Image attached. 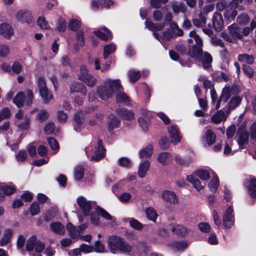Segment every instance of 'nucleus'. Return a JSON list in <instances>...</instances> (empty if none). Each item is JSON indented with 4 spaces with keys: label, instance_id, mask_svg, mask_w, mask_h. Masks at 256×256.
I'll return each instance as SVG.
<instances>
[{
    "label": "nucleus",
    "instance_id": "nucleus-1",
    "mask_svg": "<svg viewBox=\"0 0 256 256\" xmlns=\"http://www.w3.org/2000/svg\"><path fill=\"white\" fill-rule=\"evenodd\" d=\"M192 38L188 39L190 44L192 43V39L195 41L196 44L189 48L188 54L196 60L200 62L205 68H208L211 66L212 61V56L207 52H203L202 46V41L200 38L196 34L195 31H191L189 34Z\"/></svg>",
    "mask_w": 256,
    "mask_h": 256
},
{
    "label": "nucleus",
    "instance_id": "nucleus-2",
    "mask_svg": "<svg viewBox=\"0 0 256 256\" xmlns=\"http://www.w3.org/2000/svg\"><path fill=\"white\" fill-rule=\"evenodd\" d=\"M122 88V86L120 80L108 78L102 84L97 87V93L102 100H106Z\"/></svg>",
    "mask_w": 256,
    "mask_h": 256
},
{
    "label": "nucleus",
    "instance_id": "nucleus-3",
    "mask_svg": "<svg viewBox=\"0 0 256 256\" xmlns=\"http://www.w3.org/2000/svg\"><path fill=\"white\" fill-rule=\"evenodd\" d=\"M108 246L112 254L118 252L132 255V246L124 238L118 236H112L108 240Z\"/></svg>",
    "mask_w": 256,
    "mask_h": 256
},
{
    "label": "nucleus",
    "instance_id": "nucleus-4",
    "mask_svg": "<svg viewBox=\"0 0 256 256\" xmlns=\"http://www.w3.org/2000/svg\"><path fill=\"white\" fill-rule=\"evenodd\" d=\"M87 157L90 160L98 162L105 156V150L100 140L96 144H91L85 148Z\"/></svg>",
    "mask_w": 256,
    "mask_h": 256
},
{
    "label": "nucleus",
    "instance_id": "nucleus-5",
    "mask_svg": "<svg viewBox=\"0 0 256 256\" xmlns=\"http://www.w3.org/2000/svg\"><path fill=\"white\" fill-rule=\"evenodd\" d=\"M232 90L230 87H225L222 90V94L218 100H217L218 96L216 90L214 88L210 90V96L212 102L214 104L216 103L215 108L218 110L220 108L221 105L226 104L230 97Z\"/></svg>",
    "mask_w": 256,
    "mask_h": 256
},
{
    "label": "nucleus",
    "instance_id": "nucleus-6",
    "mask_svg": "<svg viewBox=\"0 0 256 256\" xmlns=\"http://www.w3.org/2000/svg\"><path fill=\"white\" fill-rule=\"evenodd\" d=\"M16 20L20 23L26 24L30 26L34 24L32 12L28 10L23 9L18 11L15 15Z\"/></svg>",
    "mask_w": 256,
    "mask_h": 256
},
{
    "label": "nucleus",
    "instance_id": "nucleus-7",
    "mask_svg": "<svg viewBox=\"0 0 256 256\" xmlns=\"http://www.w3.org/2000/svg\"><path fill=\"white\" fill-rule=\"evenodd\" d=\"M228 30L230 36L227 34L222 33V37L228 42H233L236 39H240L242 38L241 28L236 24H232L228 27Z\"/></svg>",
    "mask_w": 256,
    "mask_h": 256
},
{
    "label": "nucleus",
    "instance_id": "nucleus-8",
    "mask_svg": "<svg viewBox=\"0 0 256 256\" xmlns=\"http://www.w3.org/2000/svg\"><path fill=\"white\" fill-rule=\"evenodd\" d=\"M38 87L40 95L42 100L46 103L50 102L53 98V96L52 92L48 90L46 80L42 76L38 78Z\"/></svg>",
    "mask_w": 256,
    "mask_h": 256
},
{
    "label": "nucleus",
    "instance_id": "nucleus-9",
    "mask_svg": "<svg viewBox=\"0 0 256 256\" xmlns=\"http://www.w3.org/2000/svg\"><path fill=\"white\" fill-rule=\"evenodd\" d=\"M77 203L84 214L88 216L91 210L97 207L94 202L88 200L84 197L80 196L77 198Z\"/></svg>",
    "mask_w": 256,
    "mask_h": 256
},
{
    "label": "nucleus",
    "instance_id": "nucleus-10",
    "mask_svg": "<svg viewBox=\"0 0 256 256\" xmlns=\"http://www.w3.org/2000/svg\"><path fill=\"white\" fill-rule=\"evenodd\" d=\"M223 225L224 228H231L234 222V217L233 208L230 206L224 212L222 216Z\"/></svg>",
    "mask_w": 256,
    "mask_h": 256
},
{
    "label": "nucleus",
    "instance_id": "nucleus-11",
    "mask_svg": "<svg viewBox=\"0 0 256 256\" xmlns=\"http://www.w3.org/2000/svg\"><path fill=\"white\" fill-rule=\"evenodd\" d=\"M29 122L28 118L24 116L22 110H20L16 114L15 123L20 129H27L28 127Z\"/></svg>",
    "mask_w": 256,
    "mask_h": 256
},
{
    "label": "nucleus",
    "instance_id": "nucleus-12",
    "mask_svg": "<svg viewBox=\"0 0 256 256\" xmlns=\"http://www.w3.org/2000/svg\"><path fill=\"white\" fill-rule=\"evenodd\" d=\"M238 4V1L235 2L234 0L230 2L229 6L226 8L224 12V16L226 19L228 20H234V19L238 14V12L236 10Z\"/></svg>",
    "mask_w": 256,
    "mask_h": 256
},
{
    "label": "nucleus",
    "instance_id": "nucleus-13",
    "mask_svg": "<svg viewBox=\"0 0 256 256\" xmlns=\"http://www.w3.org/2000/svg\"><path fill=\"white\" fill-rule=\"evenodd\" d=\"M16 190V187L12 184H2L0 186V200L4 199V196H9L14 194Z\"/></svg>",
    "mask_w": 256,
    "mask_h": 256
},
{
    "label": "nucleus",
    "instance_id": "nucleus-14",
    "mask_svg": "<svg viewBox=\"0 0 256 256\" xmlns=\"http://www.w3.org/2000/svg\"><path fill=\"white\" fill-rule=\"evenodd\" d=\"M238 139L237 140L240 149L244 148L245 146L248 142V132L244 129L239 130L238 132Z\"/></svg>",
    "mask_w": 256,
    "mask_h": 256
},
{
    "label": "nucleus",
    "instance_id": "nucleus-15",
    "mask_svg": "<svg viewBox=\"0 0 256 256\" xmlns=\"http://www.w3.org/2000/svg\"><path fill=\"white\" fill-rule=\"evenodd\" d=\"M172 155L168 152H160L157 156L158 162L162 166L168 165L172 160Z\"/></svg>",
    "mask_w": 256,
    "mask_h": 256
},
{
    "label": "nucleus",
    "instance_id": "nucleus-16",
    "mask_svg": "<svg viewBox=\"0 0 256 256\" xmlns=\"http://www.w3.org/2000/svg\"><path fill=\"white\" fill-rule=\"evenodd\" d=\"M223 109L224 110H220L212 116L211 120L214 123L219 124L226 120L230 112H228L224 108Z\"/></svg>",
    "mask_w": 256,
    "mask_h": 256
},
{
    "label": "nucleus",
    "instance_id": "nucleus-17",
    "mask_svg": "<svg viewBox=\"0 0 256 256\" xmlns=\"http://www.w3.org/2000/svg\"><path fill=\"white\" fill-rule=\"evenodd\" d=\"M168 132L172 143L176 144L180 142L182 137L176 126H172L168 128Z\"/></svg>",
    "mask_w": 256,
    "mask_h": 256
},
{
    "label": "nucleus",
    "instance_id": "nucleus-18",
    "mask_svg": "<svg viewBox=\"0 0 256 256\" xmlns=\"http://www.w3.org/2000/svg\"><path fill=\"white\" fill-rule=\"evenodd\" d=\"M85 44V38L82 30L77 32L76 36V42L74 44V48L76 51L78 50Z\"/></svg>",
    "mask_w": 256,
    "mask_h": 256
},
{
    "label": "nucleus",
    "instance_id": "nucleus-19",
    "mask_svg": "<svg viewBox=\"0 0 256 256\" xmlns=\"http://www.w3.org/2000/svg\"><path fill=\"white\" fill-rule=\"evenodd\" d=\"M216 136L214 133L211 130H208L204 136L202 138V141L205 146H210L214 144L216 141Z\"/></svg>",
    "mask_w": 256,
    "mask_h": 256
},
{
    "label": "nucleus",
    "instance_id": "nucleus-20",
    "mask_svg": "<svg viewBox=\"0 0 256 256\" xmlns=\"http://www.w3.org/2000/svg\"><path fill=\"white\" fill-rule=\"evenodd\" d=\"M188 242L185 240L176 241L168 244V246L176 252L184 251L188 246Z\"/></svg>",
    "mask_w": 256,
    "mask_h": 256
},
{
    "label": "nucleus",
    "instance_id": "nucleus-21",
    "mask_svg": "<svg viewBox=\"0 0 256 256\" xmlns=\"http://www.w3.org/2000/svg\"><path fill=\"white\" fill-rule=\"evenodd\" d=\"M14 31L11 26L7 23L0 24V34L4 37L9 38L13 35Z\"/></svg>",
    "mask_w": 256,
    "mask_h": 256
},
{
    "label": "nucleus",
    "instance_id": "nucleus-22",
    "mask_svg": "<svg viewBox=\"0 0 256 256\" xmlns=\"http://www.w3.org/2000/svg\"><path fill=\"white\" fill-rule=\"evenodd\" d=\"M150 167V162L148 160H142L140 162L138 174V176L141 178H144L148 170Z\"/></svg>",
    "mask_w": 256,
    "mask_h": 256
},
{
    "label": "nucleus",
    "instance_id": "nucleus-23",
    "mask_svg": "<svg viewBox=\"0 0 256 256\" xmlns=\"http://www.w3.org/2000/svg\"><path fill=\"white\" fill-rule=\"evenodd\" d=\"M212 22L216 30L220 31L224 28V20L221 14L215 12L214 14Z\"/></svg>",
    "mask_w": 256,
    "mask_h": 256
},
{
    "label": "nucleus",
    "instance_id": "nucleus-24",
    "mask_svg": "<svg viewBox=\"0 0 256 256\" xmlns=\"http://www.w3.org/2000/svg\"><path fill=\"white\" fill-rule=\"evenodd\" d=\"M145 23L146 27L149 30L154 32V35L155 38L160 40L158 34L156 32L162 30L164 26V24H153L148 20H146Z\"/></svg>",
    "mask_w": 256,
    "mask_h": 256
},
{
    "label": "nucleus",
    "instance_id": "nucleus-25",
    "mask_svg": "<svg viewBox=\"0 0 256 256\" xmlns=\"http://www.w3.org/2000/svg\"><path fill=\"white\" fill-rule=\"evenodd\" d=\"M94 32L96 36L104 40L112 38L111 32L104 26L102 27L100 30L94 31Z\"/></svg>",
    "mask_w": 256,
    "mask_h": 256
},
{
    "label": "nucleus",
    "instance_id": "nucleus-26",
    "mask_svg": "<svg viewBox=\"0 0 256 256\" xmlns=\"http://www.w3.org/2000/svg\"><path fill=\"white\" fill-rule=\"evenodd\" d=\"M95 210L98 214L106 220L108 224H112L115 222L116 218L102 208L97 206Z\"/></svg>",
    "mask_w": 256,
    "mask_h": 256
},
{
    "label": "nucleus",
    "instance_id": "nucleus-27",
    "mask_svg": "<svg viewBox=\"0 0 256 256\" xmlns=\"http://www.w3.org/2000/svg\"><path fill=\"white\" fill-rule=\"evenodd\" d=\"M84 116L82 112H78L74 117V128L76 132H80L83 128Z\"/></svg>",
    "mask_w": 256,
    "mask_h": 256
},
{
    "label": "nucleus",
    "instance_id": "nucleus-28",
    "mask_svg": "<svg viewBox=\"0 0 256 256\" xmlns=\"http://www.w3.org/2000/svg\"><path fill=\"white\" fill-rule=\"evenodd\" d=\"M242 98L240 96H234L230 99L224 108L228 112H230L232 110H233L240 104Z\"/></svg>",
    "mask_w": 256,
    "mask_h": 256
},
{
    "label": "nucleus",
    "instance_id": "nucleus-29",
    "mask_svg": "<svg viewBox=\"0 0 256 256\" xmlns=\"http://www.w3.org/2000/svg\"><path fill=\"white\" fill-rule=\"evenodd\" d=\"M153 152L154 146L148 144L140 150L138 156L140 158H148L152 156Z\"/></svg>",
    "mask_w": 256,
    "mask_h": 256
},
{
    "label": "nucleus",
    "instance_id": "nucleus-30",
    "mask_svg": "<svg viewBox=\"0 0 256 256\" xmlns=\"http://www.w3.org/2000/svg\"><path fill=\"white\" fill-rule=\"evenodd\" d=\"M50 229L54 233L64 235L65 233V227L60 222H52L50 224Z\"/></svg>",
    "mask_w": 256,
    "mask_h": 256
},
{
    "label": "nucleus",
    "instance_id": "nucleus-31",
    "mask_svg": "<svg viewBox=\"0 0 256 256\" xmlns=\"http://www.w3.org/2000/svg\"><path fill=\"white\" fill-rule=\"evenodd\" d=\"M162 198L165 201L170 204H176L178 199L176 194L172 192L166 190L162 194Z\"/></svg>",
    "mask_w": 256,
    "mask_h": 256
},
{
    "label": "nucleus",
    "instance_id": "nucleus-32",
    "mask_svg": "<svg viewBox=\"0 0 256 256\" xmlns=\"http://www.w3.org/2000/svg\"><path fill=\"white\" fill-rule=\"evenodd\" d=\"M246 186L247 188L248 194L252 197L256 196V179L252 178L248 180L245 182Z\"/></svg>",
    "mask_w": 256,
    "mask_h": 256
},
{
    "label": "nucleus",
    "instance_id": "nucleus-33",
    "mask_svg": "<svg viewBox=\"0 0 256 256\" xmlns=\"http://www.w3.org/2000/svg\"><path fill=\"white\" fill-rule=\"evenodd\" d=\"M71 92H80L86 96V86L81 82H74L70 85Z\"/></svg>",
    "mask_w": 256,
    "mask_h": 256
},
{
    "label": "nucleus",
    "instance_id": "nucleus-34",
    "mask_svg": "<svg viewBox=\"0 0 256 256\" xmlns=\"http://www.w3.org/2000/svg\"><path fill=\"white\" fill-rule=\"evenodd\" d=\"M188 182H190L194 188L198 192L204 189V186H202L200 182L193 175H189L186 176Z\"/></svg>",
    "mask_w": 256,
    "mask_h": 256
},
{
    "label": "nucleus",
    "instance_id": "nucleus-35",
    "mask_svg": "<svg viewBox=\"0 0 256 256\" xmlns=\"http://www.w3.org/2000/svg\"><path fill=\"white\" fill-rule=\"evenodd\" d=\"M14 234V231L10 228L4 230V234L0 241V246H4L8 244Z\"/></svg>",
    "mask_w": 256,
    "mask_h": 256
},
{
    "label": "nucleus",
    "instance_id": "nucleus-36",
    "mask_svg": "<svg viewBox=\"0 0 256 256\" xmlns=\"http://www.w3.org/2000/svg\"><path fill=\"white\" fill-rule=\"evenodd\" d=\"M36 238L34 236H30L27 240L26 243V249L30 255L34 256V248L35 242H36Z\"/></svg>",
    "mask_w": 256,
    "mask_h": 256
},
{
    "label": "nucleus",
    "instance_id": "nucleus-37",
    "mask_svg": "<svg viewBox=\"0 0 256 256\" xmlns=\"http://www.w3.org/2000/svg\"><path fill=\"white\" fill-rule=\"evenodd\" d=\"M116 112L118 115L126 120H132L134 117V114L132 110L119 109Z\"/></svg>",
    "mask_w": 256,
    "mask_h": 256
},
{
    "label": "nucleus",
    "instance_id": "nucleus-38",
    "mask_svg": "<svg viewBox=\"0 0 256 256\" xmlns=\"http://www.w3.org/2000/svg\"><path fill=\"white\" fill-rule=\"evenodd\" d=\"M172 231L174 232L176 234L183 236H184L188 232L186 228L181 225H174L172 228Z\"/></svg>",
    "mask_w": 256,
    "mask_h": 256
},
{
    "label": "nucleus",
    "instance_id": "nucleus-39",
    "mask_svg": "<svg viewBox=\"0 0 256 256\" xmlns=\"http://www.w3.org/2000/svg\"><path fill=\"white\" fill-rule=\"evenodd\" d=\"M66 228L71 238H74L80 236V232L78 231V228H76L71 223H68Z\"/></svg>",
    "mask_w": 256,
    "mask_h": 256
},
{
    "label": "nucleus",
    "instance_id": "nucleus-40",
    "mask_svg": "<svg viewBox=\"0 0 256 256\" xmlns=\"http://www.w3.org/2000/svg\"><path fill=\"white\" fill-rule=\"evenodd\" d=\"M196 176L198 177L202 180H206L210 178V172L205 170H198L194 172Z\"/></svg>",
    "mask_w": 256,
    "mask_h": 256
},
{
    "label": "nucleus",
    "instance_id": "nucleus-41",
    "mask_svg": "<svg viewBox=\"0 0 256 256\" xmlns=\"http://www.w3.org/2000/svg\"><path fill=\"white\" fill-rule=\"evenodd\" d=\"M172 8L174 13L178 14L180 12H185L186 6L184 4L173 2L172 3Z\"/></svg>",
    "mask_w": 256,
    "mask_h": 256
},
{
    "label": "nucleus",
    "instance_id": "nucleus-42",
    "mask_svg": "<svg viewBox=\"0 0 256 256\" xmlns=\"http://www.w3.org/2000/svg\"><path fill=\"white\" fill-rule=\"evenodd\" d=\"M146 217L150 220L155 222L158 217L156 210L152 208H148L146 210Z\"/></svg>",
    "mask_w": 256,
    "mask_h": 256
},
{
    "label": "nucleus",
    "instance_id": "nucleus-43",
    "mask_svg": "<svg viewBox=\"0 0 256 256\" xmlns=\"http://www.w3.org/2000/svg\"><path fill=\"white\" fill-rule=\"evenodd\" d=\"M38 26L42 30H48L51 28L50 24L44 16H40L36 22Z\"/></svg>",
    "mask_w": 256,
    "mask_h": 256
},
{
    "label": "nucleus",
    "instance_id": "nucleus-44",
    "mask_svg": "<svg viewBox=\"0 0 256 256\" xmlns=\"http://www.w3.org/2000/svg\"><path fill=\"white\" fill-rule=\"evenodd\" d=\"M238 60L240 62H246L250 64H252L254 62L253 56L246 54H240L238 56Z\"/></svg>",
    "mask_w": 256,
    "mask_h": 256
},
{
    "label": "nucleus",
    "instance_id": "nucleus-45",
    "mask_svg": "<svg viewBox=\"0 0 256 256\" xmlns=\"http://www.w3.org/2000/svg\"><path fill=\"white\" fill-rule=\"evenodd\" d=\"M218 186V178L217 176H214L208 183V186L212 192H214L216 191Z\"/></svg>",
    "mask_w": 256,
    "mask_h": 256
},
{
    "label": "nucleus",
    "instance_id": "nucleus-46",
    "mask_svg": "<svg viewBox=\"0 0 256 256\" xmlns=\"http://www.w3.org/2000/svg\"><path fill=\"white\" fill-rule=\"evenodd\" d=\"M100 214H98L96 210H92L90 214V221L92 224L96 226H98L101 224L100 218Z\"/></svg>",
    "mask_w": 256,
    "mask_h": 256
},
{
    "label": "nucleus",
    "instance_id": "nucleus-47",
    "mask_svg": "<svg viewBox=\"0 0 256 256\" xmlns=\"http://www.w3.org/2000/svg\"><path fill=\"white\" fill-rule=\"evenodd\" d=\"M68 28L73 31H79L80 22L78 20L72 19L70 20L68 24Z\"/></svg>",
    "mask_w": 256,
    "mask_h": 256
},
{
    "label": "nucleus",
    "instance_id": "nucleus-48",
    "mask_svg": "<svg viewBox=\"0 0 256 256\" xmlns=\"http://www.w3.org/2000/svg\"><path fill=\"white\" fill-rule=\"evenodd\" d=\"M128 221L130 226L136 230H140L143 228L142 224L134 218H130Z\"/></svg>",
    "mask_w": 256,
    "mask_h": 256
},
{
    "label": "nucleus",
    "instance_id": "nucleus-49",
    "mask_svg": "<svg viewBox=\"0 0 256 256\" xmlns=\"http://www.w3.org/2000/svg\"><path fill=\"white\" fill-rule=\"evenodd\" d=\"M116 49V46L114 44H107L104 48V57L106 58L108 56L114 52Z\"/></svg>",
    "mask_w": 256,
    "mask_h": 256
},
{
    "label": "nucleus",
    "instance_id": "nucleus-50",
    "mask_svg": "<svg viewBox=\"0 0 256 256\" xmlns=\"http://www.w3.org/2000/svg\"><path fill=\"white\" fill-rule=\"evenodd\" d=\"M81 80L88 86H93L96 82V79L90 74L84 77Z\"/></svg>",
    "mask_w": 256,
    "mask_h": 256
},
{
    "label": "nucleus",
    "instance_id": "nucleus-51",
    "mask_svg": "<svg viewBox=\"0 0 256 256\" xmlns=\"http://www.w3.org/2000/svg\"><path fill=\"white\" fill-rule=\"evenodd\" d=\"M24 93L20 92L18 93L14 99V103L18 107H21L24 104Z\"/></svg>",
    "mask_w": 256,
    "mask_h": 256
},
{
    "label": "nucleus",
    "instance_id": "nucleus-52",
    "mask_svg": "<svg viewBox=\"0 0 256 256\" xmlns=\"http://www.w3.org/2000/svg\"><path fill=\"white\" fill-rule=\"evenodd\" d=\"M116 100L118 102H124L128 104L129 102V98L126 94L124 92H119L118 91L116 92Z\"/></svg>",
    "mask_w": 256,
    "mask_h": 256
},
{
    "label": "nucleus",
    "instance_id": "nucleus-53",
    "mask_svg": "<svg viewBox=\"0 0 256 256\" xmlns=\"http://www.w3.org/2000/svg\"><path fill=\"white\" fill-rule=\"evenodd\" d=\"M128 76L130 82H134L140 78V74L139 72L130 70L128 72Z\"/></svg>",
    "mask_w": 256,
    "mask_h": 256
},
{
    "label": "nucleus",
    "instance_id": "nucleus-54",
    "mask_svg": "<svg viewBox=\"0 0 256 256\" xmlns=\"http://www.w3.org/2000/svg\"><path fill=\"white\" fill-rule=\"evenodd\" d=\"M84 168L82 166H76L74 168V178L76 180H79L83 178Z\"/></svg>",
    "mask_w": 256,
    "mask_h": 256
},
{
    "label": "nucleus",
    "instance_id": "nucleus-55",
    "mask_svg": "<svg viewBox=\"0 0 256 256\" xmlns=\"http://www.w3.org/2000/svg\"><path fill=\"white\" fill-rule=\"evenodd\" d=\"M89 74H90V73L89 72L86 66L85 65H82L80 68V72L78 74V78L80 80H82Z\"/></svg>",
    "mask_w": 256,
    "mask_h": 256
},
{
    "label": "nucleus",
    "instance_id": "nucleus-56",
    "mask_svg": "<svg viewBox=\"0 0 256 256\" xmlns=\"http://www.w3.org/2000/svg\"><path fill=\"white\" fill-rule=\"evenodd\" d=\"M66 25L65 20L63 18L58 19L56 23V30L60 32H62L66 30Z\"/></svg>",
    "mask_w": 256,
    "mask_h": 256
},
{
    "label": "nucleus",
    "instance_id": "nucleus-57",
    "mask_svg": "<svg viewBox=\"0 0 256 256\" xmlns=\"http://www.w3.org/2000/svg\"><path fill=\"white\" fill-rule=\"evenodd\" d=\"M248 16L246 14H242L237 18V22L240 25L246 24L249 22Z\"/></svg>",
    "mask_w": 256,
    "mask_h": 256
},
{
    "label": "nucleus",
    "instance_id": "nucleus-58",
    "mask_svg": "<svg viewBox=\"0 0 256 256\" xmlns=\"http://www.w3.org/2000/svg\"><path fill=\"white\" fill-rule=\"evenodd\" d=\"M236 150H234L232 148L231 143L226 142L224 148V153L226 155H233L236 152Z\"/></svg>",
    "mask_w": 256,
    "mask_h": 256
},
{
    "label": "nucleus",
    "instance_id": "nucleus-59",
    "mask_svg": "<svg viewBox=\"0 0 256 256\" xmlns=\"http://www.w3.org/2000/svg\"><path fill=\"white\" fill-rule=\"evenodd\" d=\"M230 4V3L226 0L219 2L216 5V10L218 11H222L224 10H226V8L229 6Z\"/></svg>",
    "mask_w": 256,
    "mask_h": 256
},
{
    "label": "nucleus",
    "instance_id": "nucleus-60",
    "mask_svg": "<svg viewBox=\"0 0 256 256\" xmlns=\"http://www.w3.org/2000/svg\"><path fill=\"white\" fill-rule=\"evenodd\" d=\"M48 117V112L46 110H42L38 114L36 118L40 122H44L47 120Z\"/></svg>",
    "mask_w": 256,
    "mask_h": 256
},
{
    "label": "nucleus",
    "instance_id": "nucleus-61",
    "mask_svg": "<svg viewBox=\"0 0 256 256\" xmlns=\"http://www.w3.org/2000/svg\"><path fill=\"white\" fill-rule=\"evenodd\" d=\"M120 122L119 119L115 116H113L109 123V128L112 130L118 128L120 124Z\"/></svg>",
    "mask_w": 256,
    "mask_h": 256
},
{
    "label": "nucleus",
    "instance_id": "nucleus-62",
    "mask_svg": "<svg viewBox=\"0 0 256 256\" xmlns=\"http://www.w3.org/2000/svg\"><path fill=\"white\" fill-rule=\"evenodd\" d=\"M118 199L122 202H128L131 198L132 196L128 192H124L118 196Z\"/></svg>",
    "mask_w": 256,
    "mask_h": 256
},
{
    "label": "nucleus",
    "instance_id": "nucleus-63",
    "mask_svg": "<svg viewBox=\"0 0 256 256\" xmlns=\"http://www.w3.org/2000/svg\"><path fill=\"white\" fill-rule=\"evenodd\" d=\"M40 210L39 204L36 202H34L30 206V212L32 216L37 214Z\"/></svg>",
    "mask_w": 256,
    "mask_h": 256
},
{
    "label": "nucleus",
    "instance_id": "nucleus-64",
    "mask_svg": "<svg viewBox=\"0 0 256 256\" xmlns=\"http://www.w3.org/2000/svg\"><path fill=\"white\" fill-rule=\"evenodd\" d=\"M242 70L244 73L249 78H252L254 76V72L253 69L249 66L244 64Z\"/></svg>",
    "mask_w": 256,
    "mask_h": 256
}]
</instances>
